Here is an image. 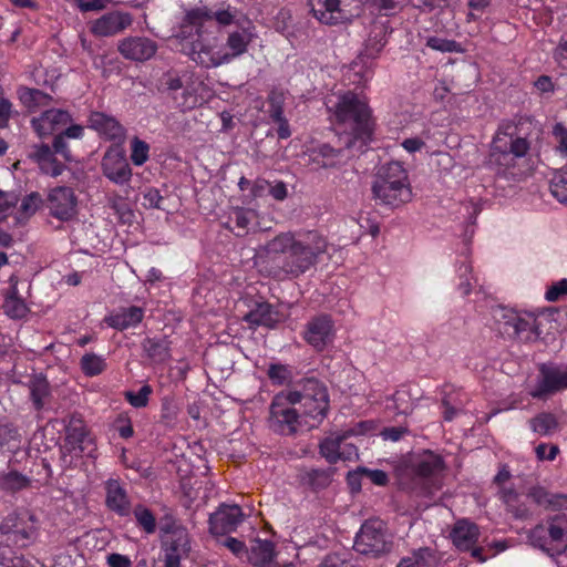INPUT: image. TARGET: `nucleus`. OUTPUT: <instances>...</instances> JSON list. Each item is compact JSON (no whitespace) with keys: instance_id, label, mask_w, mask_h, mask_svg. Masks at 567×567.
<instances>
[{"instance_id":"nucleus-1","label":"nucleus","mask_w":567,"mask_h":567,"mask_svg":"<svg viewBox=\"0 0 567 567\" xmlns=\"http://www.w3.org/2000/svg\"><path fill=\"white\" fill-rule=\"evenodd\" d=\"M327 239L316 230L298 237L281 233L255 254L254 265L272 276L284 272L297 278L318 262V258L327 252Z\"/></svg>"},{"instance_id":"nucleus-2","label":"nucleus","mask_w":567,"mask_h":567,"mask_svg":"<svg viewBox=\"0 0 567 567\" xmlns=\"http://www.w3.org/2000/svg\"><path fill=\"white\" fill-rule=\"evenodd\" d=\"M529 495L535 505L554 512L530 530L532 543L550 555H560L567 549V494L550 493L535 486Z\"/></svg>"},{"instance_id":"nucleus-3","label":"nucleus","mask_w":567,"mask_h":567,"mask_svg":"<svg viewBox=\"0 0 567 567\" xmlns=\"http://www.w3.org/2000/svg\"><path fill=\"white\" fill-rule=\"evenodd\" d=\"M443 457L425 450L410 458L398 473L399 489L412 499L431 498L442 488Z\"/></svg>"},{"instance_id":"nucleus-4","label":"nucleus","mask_w":567,"mask_h":567,"mask_svg":"<svg viewBox=\"0 0 567 567\" xmlns=\"http://www.w3.org/2000/svg\"><path fill=\"white\" fill-rule=\"evenodd\" d=\"M517 131L514 122H502L491 145L487 166L496 177L505 181H518L523 176L518 161L525 157L530 148L529 141L518 136Z\"/></svg>"},{"instance_id":"nucleus-5","label":"nucleus","mask_w":567,"mask_h":567,"mask_svg":"<svg viewBox=\"0 0 567 567\" xmlns=\"http://www.w3.org/2000/svg\"><path fill=\"white\" fill-rule=\"evenodd\" d=\"M212 21L213 14L206 8L192 9L186 13L184 22L181 25V31L177 34V37L183 41L189 40L192 45L190 53L193 54V60L204 64L205 66H217L226 63L231 58L241 54L246 50V42L244 37L238 32H234L229 35L227 41V47L230 50V53L220 54L218 52L206 60L204 55H208L209 52L202 44L199 38L202 34V29Z\"/></svg>"},{"instance_id":"nucleus-6","label":"nucleus","mask_w":567,"mask_h":567,"mask_svg":"<svg viewBox=\"0 0 567 567\" xmlns=\"http://www.w3.org/2000/svg\"><path fill=\"white\" fill-rule=\"evenodd\" d=\"M330 118L334 124L349 130L359 140H368L373 133L372 111L368 102L357 93L348 91L338 96L334 104L328 105Z\"/></svg>"},{"instance_id":"nucleus-7","label":"nucleus","mask_w":567,"mask_h":567,"mask_svg":"<svg viewBox=\"0 0 567 567\" xmlns=\"http://www.w3.org/2000/svg\"><path fill=\"white\" fill-rule=\"evenodd\" d=\"M372 194L380 205L396 208L412 199L409 175L400 162L380 167L372 184Z\"/></svg>"},{"instance_id":"nucleus-8","label":"nucleus","mask_w":567,"mask_h":567,"mask_svg":"<svg viewBox=\"0 0 567 567\" xmlns=\"http://www.w3.org/2000/svg\"><path fill=\"white\" fill-rule=\"evenodd\" d=\"M300 390L290 391L295 403L300 405L306 430L318 427L327 417L330 400L326 385L316 378L300 382Z\"/></svg>"},{"instance_id":"nucleus-9","label":"nucleus","mask_w":567,"mask_h":567,"mask_svg":"<svg viewBox=\"0 0 567 567\" xmlns=\"http://www.w3.org/2000/svg\"><path fill=\"white\" fill-rule=\"evenodd\" d=\"M296 404L290 391L275 395L269 409L270 429L282 435H292L306 430L301 412L296 409Z\"/></svg>"},{"instance_id":"nucleus-10","label":"nucleus","mask_w":567,"mask_h":567,"mask_svg":"<svg viewBox=\"0 0 567 567\" xmlns=\"http://www.w3.org/2000/svg\"><path fill=\"white\" fill-rule=\"evenodd\" d=\"M538 373L528 388V395L537 401H547L567 390V365L563 369L555 363H540Z\"/></svg>"},{"instance_id":"nucleus-11","label":"nucleus","mask_w":567,"mask_h":567,"mask_svg":"<svg viewBox=\"0 0 567 567\" xmlns=\"http://www.w3.org/2000/svg\"><path fill=\"white\" fill-rule=\"evenodd\" d=\"M496 322L497 330L504 338L529 342L538 337L537 319L530 312L503 308Z\"/></svg>"},{"instance_id":"nucleus-12","label":"nucleus","mask_w":567,"mask_h":567,"mask_svg":"<svg viewBox=\"0 0 567 567\" xmlns=\"http://www.w3.org/2000/svg\"><path fill=\"white\" fill-rule=\"evenodd\" d=\"M386 540L385 524L381 519H368L362 525L354 539V549L372 557H379L391 549Z\"/></svg>"},{"instance_id":"nucleus-13","label":"nucleus","mask_w":567,"mask_h":567,"mask_svg":"<svg viewBox=\"0 0 567 567\" xmlns=\"http://www.w3.org/2000/svg\"><path fill=\"white\" fill-rule=\"evenodd\" d=\"M37 522L34 516L28 512L10 514L0 524V533L7 536V542L18 547H25L37 536Z\"/></svg>"},{"instance_id":"nucleus-14","label":"nucleus","mask_w":567,"mask_h":567,"mask_svg":"<svg viewBox=\"0 0 567 567\" xmlns=\"http://www.w3.org/2000/svg\"><path fill=\"white\" fill-rule=\"evenodd\" d=\"M355 0H308L310 12L321 24L334 27L348 23L353 17Z\"/></svg>"},{"instance_id":"nucleus-15","label":"nucleus","mask_w":567,"mask_h":567,"mask_svg":"<svg viewBox=\"0 0 567 567\" xmlns=\"http://www.w3.org/2000/svg\"><path fill=\"white\" fill-rule=\"evenodd\" d=\"M301 338L316 352L324 351L336 338V327L331 316L320 313L310 318L303 326Z\"/></svg>"},{"instance_id":"nucleus-16","label":"nucleus","mask_w":567,"mask_h":567,"mask_svg":"<svg viewBox=\"0 0 567 567\" xmlns=\"http://www.w3.org/2000/svg\"><path fill=\"white\" fill-rule=\"evenodd\" d=\"M167 536L163 540L164 567H181V561L188 557L190 540L186 528L179 525L165 527Z\"/></svg>"},{"instance_id":"nucleus-17","label":"nucleus","mask_w":567,"mask_h":567,"mask_svg":"<svg viewBox=\"0 0 567 567\" xmlns=\"http://www.w3.org/2000/svg\"><path fill=\"white\" fill-rule=\"evenodd\" d=\"M355 435L353 429L332 434L321 441L320 454L329 464H337L339 461H355L359 458L357 445L347 443V440Z\"/></svg>"},{"instance_id":"nucleus-18","label":"nucleus","mask_w":567,"mask_h":567,"mask_svg":"<svg viewBox=\"0 0 567 567\" xmlns=\"http://www.w3.org/2000/svg\"><path fill=\"white\" fill-rule=\"evenodd\" d=\"M50 215L61 221H69L78 214V198L74 190L66 186L52 188L47 198Z\"/></svg>"},{"instance_id":"nucleus-19","label":"nucleus","mask_w":567,"mask_h":567,"mask_svg":"<svg viewBox=\"0 0 567 567\" xmlns=\"http://www.w3.org/2000/svg\"><path fill=\"white\" fill-rule=\"evenodd\" d=\"M103 175L116 185L128 184L132 178V169L123 150L110 147L101 162Z\"/></svg>"},{"instance_id":"nucleus-20","label":"nucleus","mask_w":567,"mask_h":567,"mask_svg":"<svg viewBox=\"0 0 567 567\" xmlns=\"http://www.w3.org/2000/svg\"><path fill=\"white\" fill-rule=\"evenodd\" d=\"M133 18L127 12L111 11L89 23L90 32L97 38L114 37L128 27H131Z\"/></svg>"},{"instance_id":"nucleus-21","label":"nucleus","mask_w":567,"mask_h":567,"mask_svg":"<svg viewBox=\"0 0 567 567\" xmlns=\"http://www.w3.org/2000/svg\"><path fill=\"white\" fill-rule=\"evenodd\" d=\"M208 97V89L205 83L197 76L189 74L187 82L181 93L172 94L176 107L186 112L194 110L206 102Z\"/></svg>"},{"instance_id":"nucleus-22","label":"nucleus","mask_w":567,"mask_h":567,"mask_svg":"<svg viewBox=\"0 0 567 567\" xmlns=\"http://www.w3.org/2000/svg\"><path fill=\"white\" fill-rule=\"evenodd\" d=\"M244 513L237 505H220L209 517V532L224 536L236 530L243 522Z\"/></svg>"},{"instance_id":"nucleus-23","label":"nucleus","mask_w":567,"mask_h":567,"mask_svg":"<svg viewBox=\"0 0 567 567\" xmlns=\"http://www.w3.org/2000/svg\"><path fill=\"white\" fill-rule=\"evenodd\" d=\"M535 486H530L526 492H519L514 487H502L498 491L499 499L505 504L506 511L516 519H528L533 516L530 503L534 502L529 493Z\"/></svg>"},{"instance_id":"nucleus-24","label":"nucleus","mask_w":567,"mask_h":567,"mask_svg":"<svg viewBox=\"0 0 567 567\" xmlns=\"http://www.w3.org/2000/svg\"><path fill=\"white\" fill-rule=\"evenodd\" d=\"M117 50L127 60L144 62L155 55L157 44L146 37H127L118 42Z\"/></svg>"},{"instance_id":"nucleus-25","label":"nucleus","mask_w":567,"mask_h":567,"mask_svg":"<svg viewBox=\"0 0 567 567\" xmlns=\"http://www.w3.org/2000/svg\"><path fill=\"white\" fill-rule=\"evenodd\" d=\"M71 122V115L63 110L52 109L32 118V127L40 137H45L61 130Z\"/></svg>"},{"instance_id":"nucleus-26","label":"nucleus","mask_w":567,"mask_h":567,"mask_svg":"<svg viewBox=\"0 0 567 567\" xmlns=\"http://www.w3.org/2000/svg\"><path fill=\"white\" fill-rule=\"evenodd\" d=\"M285 100V94L276 90H272L267 99V113L270 121L277 125L276 133L280 140H287L291 136L289 122L284 114Z\"/></svg>"},{"instance_id":"nucleus-27","label":"nucleus","mask_w":567,"mask_h":567,"mask_svg":"<svg viewBox=\"0 0 567 567\" xmlns=\"http://www.w3.org/2000/svg\"><path fill=\"white\" fill-rule=\"evenodd\" d=\"M480 535L478 526L465 518L456 520L450 533L453 545L461 551H470L477 544Z\"/></svg>"},{"instance_id":"nucleus-28","label":"nucleus","mask_w":567,"mask_h":567,"mask_svg":"<svg viewBox=\"0 0 567 567\" xmlns=\"http://www.w3.org/2000/svg\"><path fill=\"white\" fill-rule=\"evenodd\" d=\"M392 32L389 21H373L364 48L361 52L370 58L378 59L381 51L388 43V35Z\"/></svg>"},{"instance_id":"nucleus-29","label":"nucleus","mask_w":567,"mask_h":567,"mask_svg":"<svg viewBox=\"0 0 567 567\" xmlns=\"http://www.w3.org/2000/svg\"><path fill=\"white\" fill-rule=\"evenodd\" d=\"M89 126L109 140L122 141L125 136V128L118 121L102 112L91 113Z\"/></svg>"},{"instance_id":"nucleus-30","label":"nucleus","mask_w":567,"mask_h":567,"mask_svg":"<svg viewBox=\"0 0 567 567\" xmlns=\"http://www.w3.org/2000/svg\"><path fill=\"white\" fill-rule=\"evenodd\" d=\"M29 157L35 162L42 173L56 177L62 174L64 165L56 161L53 151L47 144L33 145Z\"/></svg>"},{"instance_id":"nucleus-31","label":"nucleus","mask_w":567,"mask_h":567,"mask_svg":"<svg viewBox=\"0 0 567 567\" xmlns=\"http://www.w3.org/2000/svg\"><path fill=\"white\" fill-rule=\"evenodd\" d=\"M66 445L71 446L75 456H82L84 453L87 456H93L95 450L94 442L82 423H73L68 427Z\"/></svg>"},{"instance_id":"nucleus-32","label":"nucleus","mask_w":567,"mask_h":567,"mask_svg":"<svg viewBox=\"0 0 567 567\" xmlns=\"http://www.w3.org/2000/svg\"><path fill=\"white\" fill-rule=\"evenodd\" d=\"M10 288L4 292L3 311L11 319H22L29 312V307L18 293V278L11 276Z\"/></svg>"},{"instance_id":"nucleus-33","label":"nucleus","mask_w":567,"mask_h":567,"mask_svg":"<svg viewBox=\"0 0 567 567\" xmlns=\"http://www.w3.org/2000/svg\"><path fill=\"white\" fill-rule=\"evenodd\" d=\"M105 489L107 507L121 516L128 515L130 502L125 489L121 486L118 481L109 480L106 482Z\"/></svg>"},{"instance_id":"nucleus-34","label":"nucleus","mask_w":567,"mask_h":567,"mask_svg":"<svg viewBox=\"0 0 567 567\" xmlns=\"http://www.w3.org/2000/svg\"><path fill=\"white\" fill-rule=\"evenodd\" d=\"M144 317V310L141 307L132 306L123 308L118 312L105 318V322L117 330H125L136 327Z\"/></svg>"},{"instance_id":"nucleus-35","label":"nucleus","mask_w":567,"mask_h":567,"mask_svg":"<svg viewBox=\"0 0 567 567\" xmlns=\"http://www.w3.org/2000/svg\"><path fill=\"white\" fill-rule=\"evenodd\" d=\"M375 58H370L368 54L360 52V54L352 61L350 70L357 78L353 82L358 85H365L374 75Z\"/></svg>"},{"instance_id":"nucleus-36","label":"nucleus","mask_w":567,"mask_h":567,"mask_svg":"<svg viewBox=\"0 0 567 567\" xmlns=\"http://www.w3.org/2000/svg\"><path fill=\"white\" fill-rule=\"evenodd\" d=\"M529 429L540 435L550 436L559 430L558 417L551 412H539L528 421Z\"/></svg>"},{"instance_id":"nucleus-37","label":"nucleus","mask_w":567,"mask_h":567,"mask_svg":"<svg viewBox=\"0 0 567 567\" xmlns=\"http://www.w3.org/2000/svg\"><path fill=\"white\" fill-rule=\"evenodd\" d=\"M461 258L462 259L457 260L456 266V276L458 278L457 289L463 296H467L477 280L472 274V264L468 259V254H462Z\"/></svg>"},{"instance_id":"nucleus-38","label":"nucleus","mask_w":567,"mask_h":567,"mask_svg":"<svg viewBox=\"0 0 567 567\" xmlns=\"http://www.w3.org/2000/svg\"><path fill=\"white\" fill-rule=\"evenodd\" d=\"M341 150L333 148L329 144H322L312 151V161L321 167H333L341 157Z\"/></svg>"},{"instance_id":"nucleus-39","label":"nucleus","mask_w":567,"mask_h":567,"mask_svg":"<svg viewBox=\"0 0 567 567\" xmlns=\"http://www.w3.org/2000/svg\"><path fill=\"white\" fill-rule=\"evenodd\" d=\"M142 346L153 361L163 362L169 357L168 342L165 339L147 338Z\"/></svg>"},{"instance_id":"nucleus-40","label":"nucleus","mask_w":567,"mask_h":567,"mask_svg":"<svg viewBox=\"0 0 567 567\" xmlns=\"http://www.w3.org/2000/svg\"><path fill=\"white\" fill-rule=\"evenodd\" d=\"M30 396L37 410H41L50 394L49 382L43 377H35L29 382Z\"/></svg>"},{"instance_id":"nucleus-41","label":"nucleus","mask_w":567,"mask_h":567,"mask_svg":"<svg viewBox=\"0 0 567 567\" xmlns=\"http://www.w3.org/2000/svg\"><path fill=\"white\" fill-rule=\"evenodd\" d=\"M255 305V309L250 307V324L272 327L277 322V313L272 307L267 302H256Z\"/></svg>"},{"instance_id":"nucleus-42","label":"nucleus","mask_w":567,"mask_h":567,"mask_svg":"<svg viewBox=\"0 0 567 567\" xmlns=\"http://www.w3.org/2000/svg\"><path fill=\"white\" fill-rule=\"evenodd\" d=\"M80 365L86 377H95L106 369V361L102 355L85 353L80 361Z\"/></svg>"},{"instance_id":"nucleus-43","label":"nucleus","mask_w":567,"mask_h":567,"mask_svg":"<svg viewBox=\"0 0 567 567\" xmlns=\"http://www.w3.org/2000/svg\"><path fill=\"white\" fill-rule=\"evenodd\" d=\"M150 158V145L137 136L131 140V161L135 166L144 165Z\"/></svg>"},{"instance_id":"nucleus-44","label":"nucleus","mask_w":567,"mask_h":567,"mask_svg":"<svg viewBox=\"0 0 567 567\" xmlns=\"http://www.w3.org/2000/svg\"><path fill=\"white\" fill-rule=\"evenodd\" d=\"M550 193L560 203H567V167L554 175L550 181Z\"/></svg>"},{"instance_id":"nucleus-45","label":"nucleus","mask_w":567,"mask_h":567,"mask_svg":"<svg viewBox=\"0 0 567 567\" xmlns=\"http://www.w3.org/2000/svg\"><path fill=\"white\" fill-rule=\"evenodd\" d=\"M0 485L7 491H20L29 485V478L16 471H12L0 477Z\"/></svg>"},{"instance_id":"nucleus-46","label":"nucleus","mask_w":567,"mask_h":567,"mask_svg":"<svg viewBox=\"0 0 567 567\" xmlns=\"http://www.w3.org/2000/svg\"><path fill=\"white\" fill-rule=\"evenodd\" d=\"M250 551L258 555L261 563L270 561L275 555V544L268 539L255 538L251 540Z\"/></svg>"},{"instance_id":"nucleus-47","label":"nucleus","mask_w":567,"mask_h":567,"mask_svg":"<svg viewBox=\"0 0 567 567\" xmlns=\"http://www.w3.org/2000/svg\"><path fill=\"white\" fill-rule=\"evenodd\" d=\"M391 400L393 402L392 408L399 413V414H410L413 411V401L412 398L406 390H396L392 396Z\"/></svg>"},{"instance_id":"nucleus-48","label":"nucleus","mask_w":567,"mask_h":567,"mask_svg":"<svg viewBox=\"0 0 567 567\" xmlns=\"http://www.w3.org/2000/svg\"><path fill=\"white\" fill-rule=\"evenodd\" d=\"M134 516L137 524L147 534H153L156 529V520L154 515L145 506L138 505L134 508Z\"/></svg>"},{"instance_id":"nucleus-49","label":"nucleus","mask_w":567,"mask_h":567,"mask_svg":"<svg viewBox=\"0 0 567 567\" xmlns=\"http://www.w3.org/2000/svg\"><path fill=\"white\" fill-rule=\"evenodd\" d=\"M153 393L151 385H143L138 392L126 391L124 398L126 401L136 409L145 408L148 404L150 395Z\"/></svg>"},{"instance_id":"nucleus-50","label":"nucleus","mask_w":567,"mask_h":567,"mask_svg":"<svg viewBox=\"0 0 567 567\" xmlns=\"http://www.w3.org/2000/svg\"><path fill=\"white\" fill-rule=\"evenodd\" d=\"M41 203L42 199L38 193H31L25 196L20 204L18 219L20 220L32 216L39 209Z\"/></svg>"},{"instance_id":"nucleus-51","label":"nucleus","mask_w":567,"mask_h":567,"mask_svg":"<svg viewBox=\"0 0 567 567\" xmlns=\"http://www.w3.org/2000/svg\"><path fill=\"white\" fill-rule=\"evenodd\" d=\"M426 47L440 52H458L460 44L454 40L443 39L439 37H429L426 39Z\"/></svg>"},{"instance_id":"nucleus-52","label":"nucleus","mask_w":567,"mask_h":567,"mask_svg":"<svg viewBox=\"0 0 567 567\" xmlns=\"http://www.w3.org/2000/svg\"><path fill=\"white\" fill-rule=\"evenodd\" d=\"M553 135L557 142L556 152L567 157V126L563 123H556L553 127Z\"/></svg>"},{"instance_id":"nucleus-53","label":"nucleus","mask_w":567,"mask_h":567,"mask_svg":"<svg viewBox=\"0 0 567 567\" xmlns=\"http://www.w3.org/2000/svg\"><path fill=\"white\" fill-rule=\"evenodd\" d=\"M17 203L18 198L14 194L0 190V221L12 214Z\"/></svg>"},{"instance_id":"nucleus-54","label":"nucleus","mask_w":567,"mask_h":567,"mask_svg":"<svg viewBox=\"0 0 567 567\" xmlns=\"http://www.w3.org/2000/svg\"><path fill=\"white\" fill-rule=\"evenodd\" d=\"M419 567H432L436 563L435 551L430 547H421L412 554Z\"/></svg>"},{"instance_id":"nucleus-55","label":"nucleus","mask_w":567,"mask_h":567,"mask_svg":"<svg viewBox=\"0 0 567 567\" xmlns=\"http://www.w3.org/2000/svg\"><path fill=\"white\" fill-rule=\"evenodd\" d=\"M360 473L363 474L372 484L377 486H386L389 483V475L382 470H372L364 466H360Z\"/></svg>"},{"instance_id":"nucleus-56","label":"nucleus","mask_w":567,"mask_h":567,"mask_svg":"<svg viewBox=\"0 0 567 567\" xmlns=\"http://www.w3.org/2000/svg\"><path fill=\"white\" fill-rule=\"evenodd\" d=\"M559 452V446L556 444L539 443L535 447V453L538 461H554Z\"/></svg>"},{"instance_id":"nucleus-57","label":"nucleus","mask_w":567,"mask_h":567,"mask_svg":"<svg viewBox=\"0 0 567 567\" xmlns=\"http://www.w3.org/2000/svg\"><path fill=\"white\" fill-rule=\"evenodd\" d=\"M567 295V279H560L553 284L546 291L545 298L550 302L559 300L561 297Z\"/></svg>"},{"instance_id":"nucleus-58","label":"nucleus","mask_w":567,"mask_h":567,"mask_svg":"<svg viewBox=\"0 0 567 567\" xmlns=\"http://www.w3.org/2000/svg\"><path fill=\"white\" fill-rule=\"evenodd\" d=\"M308 483L313 489H320L329 484V475L322 470H311L307 474Z\"/></svg>"},{"instance_id":"nucleus-59","label":"nucleus","mask_w":567,"mask_h":567,"mask_svg":"<svg viewBox=\"0 0 567 567\" xmlns=\"http://www.w3.org/2000/svg\"><path fill=\"white\" fill-rule=\"evenodd\" d=\"M402 2L403 0H373V6L381 14L389 17L401 8Z\"/></svg>"},{"instance_id":"nucleus-60","label":"nucleus","mask_w":567,"mask_h":567,"mask_svg":"<svg viewBox=\"0 0 567 567\" xmlns=\"http://www.w3.org/2000/svg\"><path fill=\"white\" fill-rule=\"evenodd\" d=\"M319 567H357L351 560L343 558L339 554L327 555Z\"/></svg>"},{"instance_id":"nucleus-61","label":"nucleus","mask_w":567,"mask_h":567,"mask_svg":"<svg viewBox=\"0 0 567 567\" xmlns=\"http://www.w3.org/2000/svg\"><path fill=\"white\" fill-rule=\"evenodd\" d=\"M19 96L23 104L28 107H32L33 104L39 103L44 97V94L39 90L22 89L19 92Z\"/></svg>"},{"instance_id":"nucleus-62","label":"nucleus","mask_w":567,"mask_h":567,"mask_svg":"<svg viewBox=\"0 0 567 567\" xmlns=\"http://www.w3.org/2000/svg\"><path fill=\"white\" fill-rule=\"evenodd\" d=\"M446 0H410L413 8L423 13H430L436 8H440Z\"/></svg>"},{"instance_id":"nucleus-63","label":"nucleus","mask_w":567,"mask_h":567,"mask_svg":"<svg viewBox=\"0 0 567 567\" xmlns=\"http://www.w3.org/2000/svg\"><path fill=\"white\" fill-rule=\"evenodd\" d=\"M554 59L563 69H567V38L564 35L554 50Z\"/></svg>"},{"instance_id":"nucleus-64","label":"nucleus","mask_w":567,"mask_h":567,"mask_svg":"<svg viewBox=\"0 0 567 567\" xmlns=\"http://www.w3.org/2000/svg\"><path fill=\"white\" fill-rule=\"evenodd\" d=\"M144 205L150 208H161V203L163 200V196L161 195L157 188H148L145 190L144 195Z\"/></svg>"}]
</instances>
